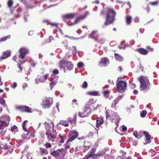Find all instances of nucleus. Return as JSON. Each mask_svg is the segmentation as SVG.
Listing matches in <instances>:
<instances>
[{
  "label": "nucleus",
  "mask_w": 159,
  "mask_h": 159,
  "mask_svg": "<svg viewBox=\"0 0 159 159\" xmlns=\"http://www.w3.org/2000/svg\"><path fill=\"white\" fill-rule=\"evenodd\" d=\"M110 93V91L109 90L103 91V94L106 98H108L109 95Z\"/></svg>",
  "instance_id": "33"
},
{
  "label": "nucleus",
  "mask_w": 159,
  "mask_h": 159,
  "mask_svg": "<svg viewBox=\"0 0 159 159\" xmlns=\"http://www.w3.org/2000/svg\"><path fill=\"white\" fill-rule=\"evenodd\" d=\"M137 51L140 54L144 55H146L148 53L147 50L142 48L138 49Z\"/></svg>",
  "instance_id": "24"
},
{
  "label": "nucleus",
  "mask_w": 159,
  "mask_h": 159,
  "mask_svg": "<svg viewBox=\"0 0 159 159\" xmlns=\"http://www.w3.org/2000/svg\"><path fill=\"white\" fill-rule=\"evenodd\" d=\"M36 82L37 84H39L41 82L39 80V79L37 78V79H35Z\"/></svg>",
  "instance_id": "61"
},
{
  "label": "nucleus",
  "mask_w": 159,
  "mask_h": 159,
  "mask_svg": "<svg viewBox=\"0 0 159 159\" xmlns=\"http://www.w3.org/2000/svg\"><path fill=\"white\" fill-rule=\"evenodd\" d=\"M98 31H93L92 33L89 35V37L92 39H96L98 38Z\"/></svg>",
  "instance_id": "19"
},
{
  "label": "nucleus",
  "mask_w": 159,
  "mask_h": 159,
  "mask_svg": "<svg viewBox=\"0 0 159 159\" xmlns=\"http://www.w3.org/2000/svg\"><path fill=\"white\" fill-rule=\"evenodd\" d=\"M16 108L21 111H26L29 112H31V111L30 107L25 106H19L17 107Z\"/></svg>",
  "instance_id": "15"
},
{
  "label": "nucleus",
  "mask_w": 159,
  "mask_h": 159,
  "mask_svg": "<svg viewBox=\"0 0 159 159\" xmlns=\"http://www.w3.org/2000/svg\"><path fill=\"white\" fill-rule=\"evenodd\" d=\"M138 80L141 84V89L143 90H146L150 84L147 77L144 76H140Z\"/></svg>",
  "instance_id": "3"
},
{
  "label": "nucleus",
  "mask_w": 159,
  "mask_h": 159,
  "mask_svg": "<svg viewBox=\"0 0 159 159\" xmlns=\"http://www.w3.org/2000/svg\"><path fill=\"white\" fill-rule=\"evenodd\" d=\"M8 5L9 7H10L13 4V1L12 0H9L8 1Z\"/></svg>",
  "instance_id": "42"
},
{
  "label": "nucleus",
  "mask_w": 159,
  "mask_h": 159,
  "mask_svg": "<svg viewBox=\"0 0 159 159\" xmlns=\"http://www.w3.org/2000/svg\"><path fill=\"white\" fill-rule=\"evenodd\" d=\"M50 24L52 26H55L56 27H57L58 25L57 24H55V23H51Z\"/></svg>",
  "instance_id": "62"
},
{
  "label": "nucleus",
  "mask_w": 159,
  "mask_h": 159,
  "mask_svg": "<svg viewBox=\"0 0 159 159\" xmlns=\"http://www.w3.org/2000/svg\"><path fill=\"white\" fill-rule=\"evenodd\" d=\"M143 134L146 139V143H150L151 141L150 140L151 136L146 131L143 132Z\"/></svg>",
  "instance_id": "22"
},
{
  "label": "nucleus",
  "mask_w": 159,
  "mask_h": 159,
  "mask_svg": "<svg viewBox=\"0 0 159 159\" xmlns=\"http://www.w3.org/2000/svg\"><path fill=\"white\" fill-rule=\"evenodd\" d=\"M28 122L27 120H25L24 121L23 123L22 124V127L23 129L24 130H27L28 129H27L25 126L27 125V124Z\"/></svg>",
  "instance_id": "32"
},
{
  "label": "nucleus",
  "mask_w": 159,
  "mask_h": 159,
  "mask_svg": "<svg viewBox=\"0 0 159 159\" xmlns=\"http://www.w3.org/2000/svg\"><path fill=\"white\" fill-rule=\"evenodd\" d=\"M24 131H25V132L22 135L23 139L26 140L29 139L30 138L31 133L28 131V129L27 130Z\"/></svg>",
  "instance_id": "17"
},
{
  "label": "nucleus",
  "mask_w": 159,
  "mask_h": 159,
  "mask_svg": "<svg viewBox=\"0 0 159 159\" xmlns=\"http://www.w3.org/2000/svg\"><path fill=\"white\" fill-rule=\"evenodd\" d=\"M58 77L54 74L52 75V78L50 80L51 82L50 83V87L52 89L53 86L57 83V80Z\"/></svg>",
  "instance_id": "10"
},
{
  "label": "nucleus",
  "mask_w": 159,
  "mask_h": 159,
  "mask_svg": "<svg viewBox=\"0 0 159 159\" xmlns=\"http://www.w3.org/2000/svg\"><path fill=\"white\" fill-rule=\"evenodd\" d=\"M53 39V37L52 36H50L49 37V38L48 39V41H47V42L48 43H50L51 41Z\"/></svg>",
  "instance_id": "46"
},
{
  "label": "nucleus",
  "mask_w": 159,
  "mask_h": 159,
  "mask_svg": "<svg viewBox=\"0 0 159 159\" xmlns=\"http://www.w3.org/2000/svg\"><path fill=\"white\" fill-rule=\"evenodd\" d=\"M31 157H32V154L31 153H28L27 155V157L28 159H29Z\"/></svg>",
  "instance_id": "54"
},
{
  "label": "nucleus",
  "mask_w": 159,
  "mask_h": 159,
  "mask_svg": "<svg viewBox=\"0 0 159 159\" xmlns=\"http://www.w3.org/2000/svg\"><path fill=\"white\" fill-rule=\"evenodd\" d=\"M76 47L75 46H73L72 47L71 50L72 51V54L74 56L77 52V51L76 49Z\"/></svg>",
  "instance_id": "35"
},
{
  "label": "nucleus",
  "mask_w": 159,
  "mask_h": 159,
  "mask_svg": "<svg viewBox=\"0 0 159 159\" xmlns=\"http://www.w3.org/2000/svg\"><path fill=\"white\" fill-rule=\"evenodd\" d=\"M127 129V127L125 125L122 126V130L123 131L126 130Z\"/></svg>",
  "instance_id": "55"
},
{
  "label": "nucleus",
  "mask_w": 159,
  "mask_h": 159,
  "mask_svg": "<svg viewBox=\"0 0 159 159\" xmlns=\"http://www.w3.org/2000/svg\"><path fill=\"white\" fill-rule=\"evenodd\" d=\"M103 122V120L102 118L98 117L96 120V127L97 128L98 127L102 125Z\"/></svg>",
  "instance_id": "21"
},
{
  "label": "nucleus",
  "mask_w": 159,
  "mask_h": 159,
  "mask_svg": "<svg viewBox=\"0 0 159 159\" xmlns=\"http://www.w3.org/2000/svg\"><path fill=\"white\" fill-rule=\"evenodd\" d=\"M84 112L83 113L80 112L79 114V116L81 117H83L86 116V115L84 114Z\"/></svg>",
  "instance_id": "44"
},
{
  "label": "nucleus",
  "mask_w": 159,
  "mask_h": 159,
  "mask_svg": "<svg viewBox=\"0 0 159 159\" xmlns=\"http://www.w3.org/2000/svg\"><path fill=\"white\" fill-rule=\"evenodd\" d=\"M60 123L65 126H67L68 125V123L67 121H64L63 120L61 121H60Z\"/></svg>",
  "instance_id": "37"
},
{
  "label": "nucleus",
  "mask_w": 159,
  "mask_h": 159,
  "mask_svg": "<svg viewBox=\"0 0 159 159\" xmlns=\"http://www.w3.org/2000/svg\"><path fill=\"white\" fill-rule=\"evenodd\" d=\"M106 14V19L104 24L102 25V27L112 24L114 21L116 12L111 8H107L106 10L102 11L100 15L103 16Z\"/></svg>",
  "instance_id": "1"
},
{
  "label": "nucleus",
  "mask_w": 159,
  "mask_h": 159,
  "mask_svg": "<svg viewBox=\"0 0 159 159\" xmlns=\"http://www.w3.org/2000/svg\"><path fill=\"white\" fill-rule=\"evenodd\" d=\"M132 17L129 16H127L126 17V24L127 25L130 24L131 22Z\"/></svg>",
  "instance_id": "27"
},
{
  "label": "nucleus",
  "mask_w": 159,
  "mask_h": 159,
  "mask_svg": "<svg viewBox=\"0 0 159 159\" xmlns=\"http://www.w3.org/2000/svg\"><path fill=\"white\" fill-rule=\"evenodd\" d=\"M59 152L60 155H61L62 157L65 156L66 153V151L63 148H61V149H58V150Z\"/></svg>",
  "instance_id": "26"
},
{
  "label": "nucleus",
  "mask_w": 159,
  "mask_h": 159,
  "mask_svg": "<svg viewBox=\"0 0 159 159\" xmlns=\"http://www.w3.org/2000/svg\"><path fill=\"white\" fill-rule=\"evenodd\" d=\"M7 119L6 121L0 120V129H3L9 124L10 120V117L7 116H6Z\"/></svg>",
  "instance_id": "9"
},
{
  "label": "nucleus",
  "mask_w": 159,
  "mask_h": 159,
  "mask_svg": "<svg viewBox=\"0 0 159 159\" xmlns=\"http://www.w3.org/2000/svg\"><path fill=\"white\" fill-rule=\"evenodd\" d=\"M53 74H57L59 73V71L57 69H54L53 71Z\"/></svg>",
  "instance_id": "49"
},
{
  "label": "nucleus",
  "mask_w": 159,
  "mask_h": 159,
  "mask_svg": "<svg viewBox=\"0 0 159 159\" xmlns=\"http://www.w3.org/2000/svg\"><path fill=\"white\" fill-rule=\"evenodd\" d=\"M90 146L91 144L90 143L86 141H84L83 146H84V147H86V148L87 149H89Z\"/></svg>",
  "instance_id": "29"
},
{
  "label": "nucleus",
  "mask_w": 159,
  "mask_h": 159,
  "mask_svg": "<svg viewBox=\"0 0 159 159\" xmlns=\"http://www.w3.org/2000/svg\"><path fill=\"white\" fill-rule=\"evenodd\" d=\"M0 147L2 149H4L6 151L4 153V155L7 154H11L13 150V147L11 145H7L6 144H2L0 145Z\"/></svg>",
  "instance_id": "7"
},
{
  "label": "nucleus",
  "mask_w": 159,
  "mask_h": 159,
  "mask_svg": "<svg viewBox=\"0 0 159 159\" xmlns=\"http://www.w3.org/2000/svg\"><path fill=\"white\" fill-rule=\"evenodd\" d=\"M118 102V100H114L111 104V107L115 109L116 107V105L117 104Z\"/></svg>",
  "instance_id": "30"
},
{
  "label": "nucleus",
  "mask_w": 159,
  "mask_h": 159,
  "mask_svg": "<svg viewBox=\"0 0 159 159\" xmlns=\"http://www.w3.org/2000/svg\"><path fill=\"white\" fill-rule=\"evenodd\" d=\"M19 52L20 54L19 57V58L20 59H22V60L20 61L21 62V63L19 65L18 67L20 69V71H21L22 70V69L21 68V67L20 65L22 63H24L25 62V61L24 60V59L25 56L28 53L29 51L27 48L24 47L21 48L20 49Z\"/></svg>",
  "instance_id": "4"
},
{
  "label": "nucleus",
  "mask_w": 159,
  "mask_h": 159,
  "mask_svg": "<svg viewBox=\"0 0 159 159\" xmlns=\"http://www.w3.org/2000/svg\"><path fill=\"white\" fill-rule=\"evenodd\" d=\"M17 86V84L16 82H14L12 86V87L13 88H14L16 87Z\"/></svg>",
  "instance_id": "60"
},
{
  "label": "nucleus",
  "mask_w": 159,
  "mask_h": 159,
  "mask_svg": "<svg viewBox=\"0 0 159 159\" xmlns=\"http://www.w3.org/2000/svg\"><path fill=\"white\" fill-rule=\"evenodd\" d=\"M133 135L134 136L137 138L138 137L137 136V131H135L133 133Z\"/></svg>",
  "instance_id": "50"
},
{
  "label": "nucleus",
  "mask_w": 159,
  "mask_h": 159,
  "mask_svg": "<svg viewBox=\"0 0 159 159\" xmlns=\"http://www.w3.org/2000/svg\"><path fill=\"white\" fill-rule=\"evenodd\" d=\"M11 37V36L10 35H7L4 38L0 39V42H2V41H5L7 39H8L10 38Z\"/></svg>",
  "instance_id": "34"
},
{
  "label": "nucleus",
  "mask_w": 159,
  "mask_h": 159,
  "mask_svg": "<svg viewBox=\"0 0 159 159\" xmlns=\"http://www.w3.org/2000/svg\"><path fill=\"white\" fill-rule=\"evenodd\" d=\"M90 106L88 104L86 103L85 107L83 108V111L84 112H86L90 109Z\"/></svg>",
  "instance_id": "28"
},
{
  "label": "nucleus",
  "mask_w": 159,
  "mask_h": 159,
  "mask_svg": "<svg viewBox=\"0 0 159 159\" xmlns=\"http://www.w3.org/2000/svg\"><path fill=\"white\" fill-rule=\"evenodd\" d=\"M82 151L83 152H86L87 150H88L89 149H87L86 148V147H84V146H83V148H82Z\"/></svg>",
  "instance_id": "52"
},
{
  "label": "nucleus",
  "mask_w": 159,
  "mask_h": 159,
  "mask_svg": "<svg viewBox=\"0 0 159 159\" xmlns=\"http://www.w3.org/2000/svg\"><path fill=\"white\" fill-rule=\"evenodd\" d=\"M146 114L147 111L145 110H143L140 113V116L142 117H145L146 116Z\"/></svg>",
  "instance_id": "36"
},
{
  "label": "nucleus",
  "mask_w": 159,
  "mask_h": 159,
  "mask_svg": "<svg viewBox=\"0 0 159 159\" xmlns=\"http://www.w3.org/2000/svg\"><path fill=\"white\" fill-rule=\"evenodd\" d=\"M48 76V74H46V75H44V77L43 78L44 79V80H43L42 81H45L47 79Z\"/></svg>",
  "instance_id": "45"
},
{
  "label": "nucleus",
  "mask_w": 159,
  "mask_h": 159,
  "mask_svg": "<svg viewBox=\"0 0 159 159\" xmlns=\"http://www.w3.org/2000/svg\"><path fill=\"white\" fill-rule=\"evenodd\" d=\"M108 59L107 57L101 58L99 65L101 67H105L109 63Z\"/></svg>",
  "instance_id": "12"
},
{
  "label": "nucleus",
  "mask_w": 159,
  "mask_h": 159,
  "mask_svg": "<svg viewBox=\"0 0 159 159\" xmlns=\"http://www.w3.org/2000/svg\"><path fill=\"white\" fill-rule=\"evenodd\" d=\"M77 65L80 68L83 67V63L82 62H79L78 63Z\"/></svg>",
  "instance_id": "47"
},
{
  "label": "nucleus",
  "mask_w": 159,
  "mask_h": 159,
  "mask_svg": "<svg viewBox=\"0 0 159 159\" xmlns=\"http://www.w3.org/2000/svg\"><path fill=\"white\" fill-rule=\"evenodd\" d=\"M122 96H118L116 98V99H115V100H117L118 101H119V100L120 99H121V98H122Z\"/></svg>",
  "instance_id": "56"
},
{
  "label": "nucleus",
  "mask_w": 159,
  "mask_h": 159,
  "mask_svg": "<svg viewBox=\"0 0 159 159\" xmlns=\"http://www.w3.org/2000/svg\"><path fill=\"white\" fill-rule=\"evenodd\" d=\"M119 78H118L116 83L117 89L119 92L122 93L124 92L126 88V84L124 81H119Z\"/></svg>",
  "instance_id": "6"
},
{
  "label": "nucleus",
  "mask_w": 159,
  "mask_h": 159,
  "mask_svg": "<svg viewBox=\"0 0 159 159\" xmlns=\"http://www.w3.org/2000/svg\"><path fill=\"white\" fill-rule=\"evenodd\" d=\"M115 57L116 60L118 61H121L124 60V58L122 56L116 53L115 54Z\"/></svg>",
  "instance_id": "23"
},
{
  "label": "nucleus",
  "mask_w": 159,
  "mask_h": 159,
  "mask_svg": "<svg viewBox=\"0 0 159 159\" xmlns=\"http://www.w3.org/2000/svg\"><path fill=\"white\" fill-rule=\"evenodd\" d=\"M106 117L111 121H113L114 119L116 120L115 123L116 125L118 126L120 119L117 113L112 111L110 112L109 111L107 110V111Z\"/></svg>",
  "instance_id": "2"
},
{
  "label": "nucleus",
  "mask_w": 159,
  "mask_h": 159,
  "mask_svg": "<svg viewBox=\"0 0 159 159\" xmlns=\"http://www.w3.org/2000/svg\"><path fill=\"white\" fill-rule=\"evenodd\" d=\"M33 32L32 31H30L29 33V34L30 35H31L33 34Z\"/></svg>",
  "instance_id": "63"
},
{
  "label": "nucleus",
  "mask_w": 159,
  "mask_h": 159,
  "mask_svg": "<svg viewBox=\"0 0 159 159\" xmlns=\"http://www.w3.org/2000/svg\"><path fill=\"white\" fill-rule=\"evenodd\" d=\"M88 84L86 81H84L82 85V87L83 88H86Z\"/></svg>",
  "instance_id": "41"
},
{
  "label": "nucleus",
  "mask_w": 159,
  "mask_h": 159,
  "mask_svg": "<svg viewBox=\"0 0 159 159\" xmlns=\"http://www.w3.org/2000/svg\"><path fill=\"white\" fill-rule=\"evenodd\" d=\"M96 40L101 44H102L105 42V40L104 39H99L98 38L96 39Z\"/></svg>",
  "instance_id": "39"
},
{
  "label": "nucleus",
  "mask_w": 159,
  "mask_h": 159,
  "mask_svg": "<svg viewBox=\"0 0 159 159\" xmlns=\"http://www.w3.org/2000/svg\"><path fill=\"white\" fill-rule=\"evenodd\" d=\"M0 103H1L2 106H5V100L1 97H0Z\"/></svg>",
  "instance_id": "40"
},
{
  "label": "nucleus",
  "mask_w": 159,
  "mask_h": 159,
  "mask_svg": "<svg viewBox=\"0 0 159 159\" xmlns=\"http://www.w3.org/2000/svg\"><path fill=\"white\" fill-rule=\"evenodd\" d=\"M158 1H155L153 2H150V4L152 5H155L157 4L158 3Z\"/></svg>",
  "instance_id": "43"
},
{
  "label": "nucleus",
  "mask_w": 159,
  "mask_h": 159,
  "mask_svg": "<svg viewBox=\"0 0 159 159\" xmlns=\"http://www.w3.org/2000/svg\"><path fill=\"white\" fill-rule=\"evenodd\" d=\"M68 68V70H71L73 67V65L72 64L70 61H68L64 60L61 61L59 63V66L61 69H63L65 70V66ZM65 72V71H64Z\"/></svg>",
  "instance_id": "5"
},
{
  "label": "nucleus",
  "mask_w": 159,
  "mask_h": 159,
  "mask_svg": "<svg viewBox=\"0 0 159 159\" xmlns=\"http://www.w3.org/2000/svg\"><path fill=\"white\" fill-rule=\"evenodd\" d=\"M65 147L66 148H70V146L68 145H66Z\"/></svg>",
  "instance_id": "64"
},
{
  "label": "nucleus",
  "mask_w": 159,
  "mask_h": 159,
  "mask_svg": "<svg viewBox=\"0 0 159 159\" xmlns=\"http://www.w3.org/2000/svg\"><path fill=\"white\" fill-rule=\"evenodd\" d=\"M88 94L91 95L97 96L98 95V93L96 91L90 92H88Z\"/></svg>",
  "instance_id": "38"
},
{
  "label": "nucleus",
  "mask_w": 159,
  "mask_h": 159,
  "mask_svg": "<svg viewBox=\"0 0 159 159\" xmlns=\"http://www.w3.org/2000/svg\"><path fill=\"white\" fill-rule=\"evenodd\" d=\"M17 128L16 126L15 125H14L13 127L11 128V130L12 131H13L14 129H16Z\"/></svg>",
  "instance_id": "53"
},
{
  "label": "nucleus",
  "mask_w": 159,
  "mask_h": 159,
  "mask_svg": "<svg viewBox=\"0 0 159 159\" xmlns=\"http://www.w3.org/2000/svg\"><path fill=\"white\" fill-rule=\"evenodd\" d=\"M95 151V149H92L90 150L89 153L85 156L83 159H88L89 158H91V159H94V157L95 156L94 153Z\"/></svg>",
  "instance_id": "13"
},
{
  "label": "nucleus",
  "mask_w": 159,
  "mask_h": 159,
  "mask_svg": "<svg viewBox=\"0 0 159 159\" xmlns=\"http://www.w3.org/2000/svg\"><path fill=\"white\" fill-rule=\"evenodd\" d=\"M41 151L43 153H47V150L44 148L41 149Z\"/></svg>",
  "instance_id": "51"
},
{
  "label": "nucleus",
  "mask_w": 159,
  "mask_h": 159,
  "mask_svg": "<svg viewBox=\"0 0 159 159\" xmlns=\"http://www.w3.org/2000/svg\"><path fill=\"white\" fill-rule=\"evenodd\" d=\"M78 133L74 130H73L69 133V139L67 140V143L72 142L78 136Z\"/></svg>",
  "instance_id": "8"
},
{
  "label": "nucleus",
  "mask_w": 159,
  "mask_h": 159,
  "mask_svg": "<svg viewBox=\"0 0 159 159\" xmlns=\"http://www.w3.org/2000/svg\"><path fill=\"white\" fill-rule=\"evenodd\" d=\"M95 101L94 99H90L86 103L88 104L90 106L94 103Z\"/></svg>",
  "instance_id": "31"
},
{
  "label": "nucleus",
  "mask_w": 159,
  "mask_h": 159,
  "mask_svg": "<svg viewBox=\"0 0 159 159\" xmlns=\"http://www.w3.org/2000/svg\"><path fill=\"white\" fill-rule=\"evenodd\" d=\"M11 55V52L9 51H6L3 53L2 56L0 58V61L6 58L9 57Z\"/></svg>",
  "instance_id": "20"
},
{
  "label": "nucleus",
  "mask_w": 159,
  "mask_h": 159,
  "mask_svg": "<svg viewBox=\"0 0 159 159\" xmlns=\"http://www.w3.org/2000/svg\"><path fill=\"white\" fill-rule=\"evenodd\" d=\"M51 145L49 143H47L45 144V147L47 148H50L51 147Z\"/></svg>",
  "instance_id": "48"
},
{
  "label": "nucleus",
  "mask_w": 159,
  "mask_h": 159,
  "mask_svg": "<svg viewBox=\"0 0 159 159\" xmlns=\"http://www.w3.org/2000/svg\"><path fill=\"white\" fill-rule=\"evenodd\" d=\"M46 134L48 136L47 138L49 141H51L54 142L56 139V136L54 134H51L48 130H47L45 132Z\"/></svg>",
  "instance_id": "14"
},
{
  "label": "nucleus",
  "mask_w": 159,
  "mask_h": 159,
  "mask_svg": "<svg viewBox=\"0 0 159 159\" xmlns=\"http://www.w3.org/2000/svg\"><path fill=\"white\" fill-rule=\"evenodd\" d=\"M50 154L55 157H57L60 156L58 150L54 151L53 152H51Z\"/></svg>",
  "instance_id": "25"
},
{
  "label": "nucleus",
  "mask_w": 159,
  "mask_h": 159,
  "mask_svg": "<svg viewBox=\"0 0 159 159\" xmlns=\"http://www.w3.org/2000/svg\"><path fill=\"white\" fill-rule=\"evenodd\" d=\"M89 14L88 11H86L85 12V15H82L80 16L79 17H77L76 18L74 22L71 24V25H74L75 24L78 23L81 20L84 18L86 16L88 15Z\"/></svg>",
  "instance_id": "16"
},
{
  "label": "nucleus",
  "mask_w": 159,
  "mask_h": 159,
  "mask_svg": "<svg viewBox=\"0 0 159 159\" xmlns=\"http://www.w3.org/2000/svg\"><path fill=\"white\" fill-rule=\"evenodd\" d=\"M52 102V101H50L48 98L43 100L42 103L43 107L46 108L50 107Z\"/></svg>",
  "instance_id": "11"
},
{
  "label": "nucleus",
  "mask_w": 159,
  "mask_h": 159,
  "mask_svg": "<svg viewBox=\"0 0 159 159\" xmlns=\"http://www.w3.org/2000/svg\"><path fill=\"white\" fill-rule=\"evenodd\" d=\"M134 21L135 22H139V18L138 17H136L134 19Z\"/></svg>",
  "instance_id": "57"
},
{
  "label": "nucleus",
  "mask_w": 159,
  "mask_h": 159,
  "mask_svg": "<svg viewBox=\"0 0 159 159\" xmlns=\"http://www.w3.org/2000/svg\"><path fill=\"white\" fill-rule=\"evenodd\" d=\"M60 137L61 139V140L60 141V142L61 143H63L64 142V141L63 140V137L62 136H61Z\"/></svg>",
  "instance_id": "58"
},
{
  "label": "nucleus",
  "mask_w": 159,
  "mask_h": 159,
  "mask_svg": "<svg viewBox=\"0 0 159 159\" xmlns=\"http://www.w3.org/2000/svg\"><path fill=\"white\" fill-rule=\"evenodd\" d=\"M76 15L75 13H70L64 15L63 16V18L64 20L66 19H72Z\"/></svg>",
  "instance_id": "18"
},
{
  "label": "nucleus",
  "mask_w": 159,
  "mask_h": 159,
  "mask_svg": "<svg viewBox=\"0 0 159 159\" xmlns=\"http://www.w3.org/2000/svg\"><path fill=\"white\" fill-rule=\"evenodd\" d=\"M131 87L132 88L134 89L136 85L134 84H132Z\"/></svg>",
  "instance_id": "59"
}]
</instances>
